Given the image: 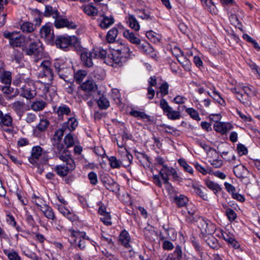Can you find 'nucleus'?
Wrapping results in <instances>:
<instances>
[{
	"mask_svg": "<svg viewBox=\"0 0 260 260\" xmlns=\"http://www.w3.org/2000/svg\"><path fill=\"white\" fill-rule=\"evenodd\" d=\"M54 155L60 160L66 162V165H57L54 168L55 171L59 176H66L69 172L75 169L76 164L70 152L54 154Z\"/></svg>",
	"mask_w": 260,
	"mask_h": 260,
	"instance_id": "1",
	"label": "nucleus"
},
{
	"mask_svg": "<svg viewBox=\"0 0 260 260\" xmlns=\"http://www.w3.org/2000/svg\"><path fill=\"white\" fill-rule=\"evenodd\" d=\"M64 133H67V132L64 131L62 127L61 128L56 130L54 133L53 137L51 139L52 145V149L54 154H59L60 153L70 152L68 149L65 148L63 144L61 143V140Z\"/></svg>",
	"mask_w": 260,
	"mask_h": 260,
	"instance_id": "2",
	"label": "nucleus"
},
{
	"mask_svg": "<svg viewBox=\"0 0 260 260\" xmlns=\"http://www.w3.org/2000/svg\"><path fill=\"white\" fill-rule=\"evenodd\" d=\"M37 94L36 86L35 81L29 78H26L25 84L20 88V95L27 100H31Z\"/></svg>",
	"mask_w": 260,
	"mask_h": 260,
	"instance_id": "3",
	"label": "nucleus"
},
{
	"mask_svg": "<svg viewBox=\"0 0 260 260\" xmlns=\"http://www.w3.org/2000/svg\"><path fill=\"white\" fill-rule=\"evenodd\" d=\"M68 235L73 238L70 241L72 245L76 244L80 250H84L86 246V240L89 238L84 232H80L70 229Z\"/></svg>",
	"mask_w": 260,
	"mask_h": 260,
	"instance_id": "4",
	"label": "nucleus"
},
{
	"mask_svg": "<svg viewBox=\"0 0 260 260\" xmlns=\"http://www.w3.org/2000/svg\"><path fill=\"white\" fill-rule=\"evenodd\" d=\"M78 42V39L76 36L60 35L57 37L55 45L57 48L66 50L69 47L77 44Z\"/></svg>",
	"mask_w": 260,
	"mask_h": 260,
	"instance_id": "5",
	"label": "nucleus"
},
{
	"mask_svg": "<svg viewBox=\"0 0 260 260\" xmlns=\"http://www.w3.org/2000/svg\"><path fill=\"white\" fill-rule=\"evenodd\" d=\"M159 106L162 110L164 113L171 120L179 119L181 117L180 112L175 111L169 105L168 103L165 99H161L160 101Z\"/></svg>",
	"mask_w": 260,
	"mask_h": 260,
	"instance_id": "6",
	"label": "nucleus"
},
{
	"mask_svg": "<svg viewBox=\"0 0 260 260\" xmlns=\"http://www.w3.org/2000/svg\"><path fill=\"white\" fill-rule=\"evenodd\" d=\"M110 48L116 52V54L120 55L125 60L126 58L129 57L132 53L128 46L120 42H115L114 45Z\"/></svg>",
	"mask_w": 260,
	"mask_h": 260,
	"instance_id": "7",
	"label": "nucleus"
},
{
	"mask_svg": "<svg viewBox=\"0 0 260 260\" xmlns=\"http://www.w3.org/2000/svg\"><path fill=\"white\" fill-rule=\"evenodd\" d=\"M42 43L40 40H36L31 42L26 48L25 51L28 55H34L35 61H37L39 56L42 55Z\"/></svg>",
	"mask_w": 260,
	"mask_h": 260,
	"instance_id": "8",
	"label": "nucleus"
},
{
	"mask_svg": "<svg viewBox=\"0 0 260 260\" xmlns=\"http://www.w3.org/2000/svg\"><path fill=\"white\" fill-rule=\"evenodd\" d=\"M4 36L5 38L9 40V44L13 47H20L25 42L24 37L17 32H5Z\"/></svg>",
	"mask_w": 260,
	"mask_h": 260,
	"instance_id": "9",
	"label": "nucleus"
},
{
	"mask_svg": "<svg viewBox=\"0 0 260 260\" xmlns=\"http://www.w3.org/2000/svg\"><path fill=\"white\" fill-rule=\"evenodd\" d=\"M41 72L39 76L42 77H45L48 80V84L52 81L53 79V71L51 69V62L48 60H43L40 65Z\"/></svg>",
	"mask_w": 260,
	"mask_h": 260,
	"instance_id": "10",
	"label": "nucleus"
},
{
	"mask_svg": "<svg viewBox=\"0 0 260 260\" xmlns=\"http://www.w3.org/2000/svg\"><path fill=\"white\" fill-rule=\"evenodd\" d=\"M81 89L86 93L85 100H87L89 97L92 96V93L94 92L98 88L97 85L92 80H87L80 85Z\"/></svg>",
	"mask_w": 260,
	"mask_h": 260,
	"instance_id": "11",
	"label": "nucleus"
},
{
	"mask_svg": "<svg viewBox=\"0 0 260 260\" xmlns=\"http://www.w3.org/2000/svg\"><path fill=\"white\" fill-rule=\"evenodd\" d=\"M125 61L120 55L116 54V52L108 55L106 59V62L109 66L113 67H120L122 64V62Z\"/></svg>",
	"mask_w": 260,
	"mask_h": 260,
	"instance_id": "12",
	"label": "nucleus"
},
{
	"mask_svg": "<svg viewBox=\"0 0 260 260\" xmlns=\"http://www.w3.org/2000/svg\"><path fill=\"white\" fill-rule=\"evenodd\" d=\"M0 128L9 134L12 132V118L10 115L6 114L2 117L0 121Z\"/></svg>",
	"mask_w": 260,
	"mask_h": 260,
	"instance_id": "13",
	"label": "nucleus"
},
{
	"mask_svg": "<svg viewBox=\"0 0 260 260\" xmlns=\"http://www.w3.org/2000/svg\"><path fill=\"white\" fill-rule=\"evenodd\" d=\"M80 57L83 64L86 67L90 68L93 66L92 59L94 58L93 51L84 50L81 53Z\"/></svg>",
	"mask_w": 260,
	"mask_h": 260,
	"instance_id": "14",
	"label": "nucleus"
},
{
	"mask_svg": "<svg viewBox=\"0 0 260 260\" xmlns=\"http://www.w3.org/2000/svg\"><path fill=\"white\" fill-rule=\"evenodd\" d=\"M98 22L99 26L102 29H107L110 27L115 22L114 18L112 15L109 16L103 14L101 15V18H99Z\"/></svg>",
	"mask_w": 260,
	"mask_h": 260,
	"instance_id": "15",
	"label": "nucleus"
},
{
	"mask_svg": "<svg viewBox=\"0 0 260 260\" xmlns=\"http://www.w3.org/2000/svg\"><path fill=\"white\" fill-rule=\"evenodd\" d=\"M43 148L39 146H36L32 148L31 155L28 157V160L30 163L35 165L36 164L40 157L42 154Z\"/></svg>",
	"mask_w": 260,
	"mask_h": 260,
	"instance_id": "16",
	"label": "nucleus"
},
{
	"mask_svg": "<svg viewBox=\"0 0 260 260\" xmlns=\"http://www.w3.org/2000/svg\"><path fill=\"white\" fill-rule=\"evenodd\" d=\"M78 125V121L75 117L68 118L67 121L62 124V127L67 132H71L75 130Z\"/></svg>",
	"mask_w": 260,
	"mask_h": 260,
	"instance_id": "17",
	"label": "nucleus"
},
{
	"mask_svg": "<svg viewBox=\"0 0 260 260\" xmlns=\"http://www.w3.org/2000/svg\"><path fill=\"white\" fill-rule=\"evenodd\" d=\"M40 33L41 37L47 41L51 42L54 39L53 33L51 32L50 26L48 24L41 27Z\"/></svg>",
	"mask_w": 260,
	"mask_h": 260,
	"instance_id": "18",
	"label": "nucleus"
},
{
	"mask_svg": "<svg viewBox=\"0 0 260 260\" xmlns=\"http://www.w3.org/2000/svg\"><path fill=\"white\" fill-rule=\"evenodd\" d=\"M54 25L56 28L67 27L69 28L75 29L77 25L73 22H69L67 19L54 18Z\"/></svg>",
	"mask_w": 260,
	"mask_h": 260,
	"instance_id": "19",
	"label": "nucleus"
},
{
	"mask_svg": "<svg viewBox=\"0 0 260 260\" xmlns=\"http://www.w3.org/2000/svg\"><path fill=\"white\" fill-rule=\"evenodd\" d=\"M0 89L5 94V96L7 100H11L18 94V91H14L13 88L10 87V85L1 86H0Z\"/></svg>",
	"mask_w": 260,
	"mask_h": 260,
	"instance_id": "20",
	"label": "nucleus"
},
{
	"mask_svg": "<svg viewBox=\"0 0 260 260\" xmlns=\"http://www.w3.org/2000/svg\"><path fill=\"white\" fill-rule=\"evenodd\" d=\"M214 129L221 134H225L228 131L233 128V126L230 123H224L219 122L215 123L213 125Z\"/></svg>",
	"mask_w": 260,
	"mask_h": 260,
	"instance_id": "21",
	"label": "nucleus"
},
{
	"mask_svg": "<svg viewBox=\"0 0 260 260\" xmlns=\"http://www.w3.org/2000/svg\"><path fill=\"white\" fill-rule=\"evenodd\" d=\"M25 104L22 101H16L12 105V108L17 115L21 118L25 111Z\"/></svg>",
	"mask_w": 260,
	"mask_h": 260,
	"instance_id": "22",
	"label": "nucleus"
},
{
	"mask_svg": "<svg viewBox=\"0 0 260 260\" xmlns=\"http://www.w3.org/2000/svg\"><path fill=\"white\" fill-rule=\"evenodd\" d=\"M174 168L168 166H163L159 171V174L163 180V182H168L169 180V176H171Z\"/></svg>",
	"mask_w": 260,
	"mask_h": 260,
	"instance_id": "23",
	"label": "nucleus"
},
{
	"mask_svg": "<svg viewBox=\"0 0 260 260\" xmlns=\"http://www.w3.org/2000/svg\"><path fill=\"white\" fill-rule=\"evenodd\" d=\"M127 23L128 26L135 31H138L140 29V24L136 18L132 14H128L126 17Z\"/></svg>",
	"mask_w": 260,
	"mask_h": 260,
	"instance_id": "24",
	"label": "nucleus"
},
{
	"mask_svg": "<svg viewBox=\"0 0 260 260\" xmlns=\"http://www.w3.org/2000/svg\"><path fill=\"white\" fill-rule=\"evenodd\" d=\"M123 35L124 37L128 40L131 43L138 45L141 42L140 39L136 37L134 33L130 32L128 30H124L123 32Z\"/></svg>",
	"mask_w": 260,
	"mask_h": 260,
	"instance_id": "25",
	"label": "nucleus"
},
{
	"mask_svg": "<svg viewBox=\"0 0 260 260\" xmlns=\"http://www.w3.org/2000/svg\"><path fill=\"white\" fill-rule=\"evenodd\" d=\"M118 29L116 27H113L108 31L106 35V40L109 43L112 44L113 46L115 42L116 39L118 35Z\"/></svg>",
	"mask_w": 260,
	"mask_h": 260,
	"instance_id": "26",
	"label": "nucleus"
},
{
	"mask_svg": "<svg viewBox=\"0 0 260 260\" xmlns=\"http://www.w3.org/2000/svg\"><path fill=\"white\" fill-rule=\"evenodd\" d=\"M182 252L181 248L180 246L177 245L175 247V249L173 253L169 254L165 259L166 260H181L182 258Z\"/></svg>",
	"mask_w": 260,
	"mask_h": 260,
	"instance_id": "27",
	"label": "nucleus"
},
{
	"mask_svg": "<svg viewBox=\"0 0 260 260\" xmlns=\"http://www.w3.org/2000/svg\"><path fill=\"white\" fill-rule=\"evenodd\" d=\"M212 99L220 106L225 105V102L222 98V94L214 88H212Z\"/></svg>",
	"mask_w": 260,
	"mask_h": 260,
	"instance_id": "28",
	"label": "nucleus"
},
{
	"mask_svg": "<svg viewBox=\"0 0 260 260\" xmlns=\"http://www.w3.org/2000/svg\"><path fill=\"white\" fill-rule=\"evenodd\" d=\"M138 17L143 20H153L154 17L151 16L150 12L148 9H139L137 10Z\"/></svg>",
	"mask_w": 260,
	"mask_h": 260,
	"instance_id": "29",
	"label": "nucleus"
},
{
	"mask_svg": "<svg viewBox=\"0 0 260 260\" xmlns=\"http://www.w3.org/2000/svg\"><path fill=\"white\" fill-rule=\"evenodd\" d=\"M59 13L55 8H53L50 6H46L44 15L46 17L52 16L53 18L58 17Z\"/></svg>",
	"mask_w": 260,
	"mask_h": 260,
	"instance_id": "30",
	"label": "nucleus"
},
{
	"mask_svg": "<svg viewBox=\"0 0 260 260\" xmlns=\"http://www.w3.org/2000/svg\"><path fill=\"white\" fill-rule=\"evenodd\" d=\"M119 241L125 247L128 248L130 246L129 244L130 236L126 231H123L121 232L119 235Z\"/></svg>",
	"mask_w": 260,
	"mask_h": 260,
	"instance_id": "31",
	"label": "nucleus"
},
{
	"mask_svg": "<svg viewBox=\"0 0 260 260\" xmlns=\"http://www.w3.org/2000/svg\"><path fill=\"white\" fill-rule=\"evenodd\" d=\"M41 211L43 213L44 216L49 219L54 220L55 218V215L53 209L48 205H46Z\"/></svg>",
	"mask_w": 260,
	"mask_h": 260,
	"instance_id": "32",
	"label": "nucleus"
},
{
	"mask_svg": "<svg viewBox=\"0 0 260 260\" xmlns=\"http://www.w3.org/2000/svg\"><path fill=\"white\" fill-rule=\"evenodd\" d=\"M82 8L84 12L87 15L91 16L96 15L99 12L98 9L91 5H88L82 6Z\"/></svg>",
	"mask_w": 260,
	"mask_h": 260,
	"instance_id": "33",
	"label": "nucleus"
},
{
	"mask_svg": "<svg viewBox=\"0 0 260 260\" xmlns=\"http://www.w3.org/2000/svg\"><path fill=\"white\" fill-rule=\"evenodd\" d=\"M1 81L6 85H10L12 82L11 73L9 71H5L0 74Z\"/></svg>",
	"mask_w": 260,
	"mask_h": 260,
	"instance_id": "34",
	"label": "nucleus"
},
{
	"mask_svg": "<svg viewBox=\"0 0 260 260\" xmlns=\"http://www.w3.org/2000/svg\"><path fill=\"white\" fill-rule=\"evenodd\" d=\"M146 36L150 41L154 43H159L161 39V37L159 35L152 30L147 31Z\"/></svg>",
	"mask_w": 260,
	"mask_h": 260,
	"instance_id": "35",
	"label": "nucleus"
},
{
	"mask_svg": "<svg viewBox=\"0 0 260 260\" xmlns=\"http://www.w3.org/2000/svg\"><path fill=\"white\" fill-rule=\"evenodd\" d=\"M47 106V103L42 101H37L33 102L31 105V109L35 111L43 110Z\"/></svg>",
	"mask_w": 260,
	"mask_h": 260,
	"instance_id": "36",
	"label": "nucleus"
},
{
	"mask_svg": "<svg viewBox=\"0 0 260 260\" xmlns=\"http://www.w3.org/2000/svg\"><path fill=\"white\" fill-rule=\"evenodd\" d=\"M165 184V190L166 193L169 195H176L178 193V189L168 181V182H164Z\"/></svg>",
	"mask_w": 260,
	"mask_h": 260,
	"instance_id": "37",
	"label": "nucleus"
},
{
	"mask_svg": "<svg viewBox=\"0 0 260 260\" xmlns=\"http://www.w3.org/2000/svg\"><path fill=\"white\" fill-rule=\"evenodd\" d=\"M133 160V156L127 151H125V154L122 158L121 164L124 167H128Z\"/></svg>",
	"mask_w": 260,
	"mask_h": 260,
	"instance_id": "38",
	"label": "nucleus"
},
{
	"mask_svg": "<svg viewBox=\"0 0 260 260\" xmlns=\"http://www.w3.org/2000/svg\"><path fill=\"white\" fill-rule=\"evenodd\" d=\"M23 53L18 49H13L12 54V60L15 61L16 63H19L23 58Z\"/></svg>",
	"mask_w": 260,
	"mask_h": 260,
	"instance_id": "39",
	"label": "nucleus"
},
{
	"mask_svg": "<svg viewBox=\"0 0 260 260\" xmlns=\"http://www.w3.org/2000/svg\"><path fill=\"white\" fill-rule=\"evenodd\" d=\"M63 142L66 145L65 148L67 149L69 147L73 146L75 144L74 137L70 132L64 137Z\"/></svg>",
	"mask_w": 260,
	"mask_h": 260,
	"instance_id": "40",
	"label": "nucleus"
},
{
	"mask_svg": "<svg viewBox=\"0 0 260 260\" xmlns=\"http://www.w3.org/2000/svg\"><path fill=\"white\" fill-rule=\"evenodd\" d=\"M174 201L178 207H182L186 205L188 199L186 196H175Z\"/></svg>",
	"mask_w": 260,
	"mask_h": 260,
	"instance_id": "41",
	"label": "nucleus"
},
{
	"mask_svg": "<svg viewBox=\"0 0 260 260\" xmlns=\"http://www.w3.org/2000/svg\"><path fill=\"white\" fill-rule=\"evenodd\" d=\"M246 169L243 166H237L234 167L233 172L238 178H243L245 174Z\"/></svg>",
	"mask_w": 260,
	"mask_h": 260,
	"instance_id": "42",
	"label": "nucleus"
},
{
	"mask_svg": "<svg viewBox=\"0 0 260 260\" xmlns=\"http://www.w3.org/2000/svg\"><path fill=\"white\" fill-rule=\"evenodd\" d=\"M98 105L101 109H107L110 106V103L108 99L102 95L97 101Z\"/></svg>",
	"mask_w": 260,
	"mask_h": 260,
	"instance_id": "43",
	"label": "nucleus"
},
{
	"mask_svg": "<svg viewBox=\"0 0 260 260\" xmlns=\"http://www.w3.org/2000/svg\"><path fill=\"white\" fill-rule=\"evenodd\" d=\"M35 29L34 24L29 22H23L21 25V29L24 32L31 33L34 31Z\"/></svg>",
	"mask_w": 260,
	"mask_h": 260,
	"instance_id": "44",
	"label": "nucleus"
},
{
	"mask_svg": "<svg viewBox=\"0 0 260 260\" xmlns=\"http://www.w3.org/2000/svg\"><path fill=\"white\" fill-rule=\"evenodd\" d=\"M139 49L145 54H150L153 52V48L148 43H140L138 44Z\"/></svg>",
	"mask_w": 260,
	"mask_h": 260,
	"instance_id": "45",
	"label": "nucleus"
},
{
	"mask_svg": "<svg viewBox=\"0 0 260 260\" xmlns=\"http://www.w3.org/2000/svg\"><path fill=\"white\" fill-rule=\"evenodd\" d=\"M32 200V201L39 208L40 210L47 205L46 201L40 196H33Z\"/></svg>",
	"mask_w": 260,
	"mask_h": 260,
	"instance_id": "46",
	"label": "nucleus"
},
{
	"mask_svg": "<svg viewBox=\"0 0 260 260\" xmlns=\"http://www.w3.org/2000/svg\"><path fill=\"white\" fill-rule=\"evenodd\" d=\"M56 113L58 117H61L63 115H69L70 114L71 110L67 105H63L57 108Z\"/></svg>",
	"mask_w": 260,
	"mask_h": 260,
	"instance_id": "47",
	"label": "nucleus"
},
{
	"mask_svg": "<svg viewBox=\"0 0 260 260\" xmlns=\"http://www.w3.org/2000/svg\"><path fill=\"white\" fill-rule=\"evenodd\" d=\"M86 75L87 73L85 71H78L74 75L75 80L76 83L78 84H81Z\"/></svg>",
	"mask_w": 260,
	"mask_h": 260,
	"instance_id": "48",
	"label": "nucleus"
},
{
	"mask_svg": "<svg viewBox=\"0 0 260 260\" xmlns=\"http://www.w3.org/2000/svg\"><path fill=\"white\" fill-rule=\"evenodd\" d=\"M130 114L135 117H140L143 119H147V121H150V116L143 112L132 110L130 112Z\"/></svg>",
	"mask_w": 260,
	"mask_h": 260,
	"instance_id": "49",
	"label": "nucleus"
},
{
	"mask_svg": "<svg viewBox=\"0 0 260 260\" xmlns=\"http://www.w3.org/2000/svg\"><path fill=\"white\" fill-rule=\"evenodd\" d=\"M49 125V121L47 119H42L37 125V128L40 132L45 131Z\"/></svg>",
	"mask_w": 260,
	"mask_h": 260,
	"instance_id": "50",
	"label": "nucleus"
},
{
	"mask_svg": "<svg viewBox=\"0 0 260 260\" xmlns=\"http://www.w3.org/2000/svg\"><path fill=\"white\" fill-rule=\"evenodd\" d=\"M108 204L107 201L102 200L98 203L99 208L98 210L99 213L101 215L106 214V213H109V212L106 211V205Z\"/></svg>",
	"mask_w": 260,
	"mask_h": 260,
	"instance_id": "51",
	"label": "nucleus"
},
{
	"mask_svg": "<svg viewBox=\"0 0 260 260\" xmlns=\"http://www.w3.org/2000/svg\"><path fill=\"white\" fill-rule=\"evenodd\" d=\"M70 69L69 68H62L58 71L57 74L60 78L63 79L65 81H69V73Z\"/></svg>",
	"mask_w": 260,
	"mask_h": 260,
	"instance_id": "52",
	"label": "nucleus"
},
{
	"mask_svg": "<svg viewBox=\"0 0 260 260\" xmlns=\"http://www.w3.org/2000/svg\"><path fill=\"white\" fill-rule=\"evenodd\" d=\"M178 164L184 168L186 172L191 174H193V169L187 164L186 161L184 159L180 158L178 160Z\"/></svg>",
	"mask_w": 260,
	"mask_h": 260,
	"instance_id": "53",
	"label": "nucleus"
},
{
	"mask_svg": "<svg viewBox=\"0 0 260 260\" xmlns=\"http://www.w3.org/2000/svg\"><path fill=\"white\" fill-rule=\"evenodd\" d=\"M110 165L112 168H119L121 166V161H119L115 156H111L109 158Z\"/></svg>",
	"mask_w": 260,
	"mask_h": 260,
	"instance_id": "54",
	"label": "nucleus"
},
{
	"mask_svg": "<svg viewBox=\"0 0 260 260\" xmlns=\"http://www.w3.org/2000/svg\"><path fill=\"white\" fill-rule=\"evenodd\" d=\"M250 97L246 94H243V93L239 94V96H237V98L243 104L245 105H250Z\"/></svg>",
	"mask_w": 260,
	"mask_h": 260,
	"instance_id": "55",
	"label": "nucleus"
},
{
	"mask_svg": "<svg viewBox=\"0 0 260 260\" xmlns=\"http://www.w3.org/2000/svg\"><path fill=\"white\" fill-rule=\"evenodd\" d=\"M93 53L94 58H104L106 57L107 51L103 49H100L99 50H93Z\"/></svg>",
	"mask_w": 260,
	"mask_h": 260,
	"instance_id": "56",
	"label": "nucleus"
},
{
	"mask_svg": "<svg viewBox=\"0 0 260 260\" xmlns=\"http://www.w3.org/2000/svg\"><path fill=\"white\" fill-rule=\"evenodd\" d=\"M25 79L21 75L17 76L14 79L13 83L14 85L20 87V88L22 85L25 84Z\"/></svg>",
	"mask_w": 260,
	"mask_h": 260,
	"instance_id": "57",
	"label": "nucleus"
},
{
	"mask_svg": "<svg viewBox=\"0 0 260 260\" xmlns=\"http://www.w3.org/2000/svg\"><path fill=\"white\" fill-rule=\"evenodd\" d=\"M169 84L165 82L162 83L160 86V92L162 96L167 95L169 93Z\"/></svg>",
	"mask_w": 260,
	"mask_h": 260,
	"instance_id": "58",
	"label": "nucleus"
},
{
	"mask_svg": "<svg viewBox=\"0 0 260 260\" xmlns=\"http://www.w3.org/2000/svg\"><path fill=\"white\" fill-rule=\"evenodd\" d=\"M25 38V42L24 43L27 44L29 42L30 43L32 42H35L36 40H40L37 36L35 34H30L28 35H23Z\"/></svg>",
	"mask_w": 260,
	"mask_h": 260,
	"instance_id": "59",
	"label": "nucleus"
},
{
	"mask_svg": "<svg viewBox=\"0 0 260 260\" xmlns=\"http://www.w3.org/2000/svg\"><path fill=\"white\" fill-rule=\"evenodd\" d=\"M186 111L194 120L200 119L198 113L193 108H187Z\"/></svg>",
	"mask_w": 260,
	"mask_h": 260,
	"instance_id": "60",
	"label": "nucleus"
},
{
	"mask_svg": "<svg viewBox=\"0 0 260 260\" xmlns=\"http://www.w3.org/2000/svg\"><path fill=\"white\" fill-rule=\"evenodd\" d=\"M226 215L230 221H234L237 218L235 212L231 208H228L226 210Z\"/></svg>",
	"mask_w": 260,
	"mask_h": 260,
	"instance_id": "61",
	"label": "nucleus"
},
{
	"mask_svg": "<svg viewBox=\"0 0 260 260\" xmlns=\"http://www.w3.org/2000/svg\"><path fill=\"white\" fill-rule=\"evenodd\" d=\"M221 156L226 161H231L236 159V156L229 152H223Z\"/></svg>",
	"mask_w": 260,
	"mask_h": 260,
	"instance_id": "62",
	"label": "nucleus"
},
{
	"mask_svg": "<svg viewBox=\"0 0 260 260\" xmlns=\"http://www.w3.org/2000/svg\"><path fill=\"white\" fill-rule=\"evenodd\" d=\"M101 220L106 225H110L112 224L111 221V216L110 213H106V214L102 215Z\"/></svg>",
	"mask_w": 260,
	"mask_h": 260,
	"instance_id": "63",
	"label": "nucleus"
},
{
	"mask_svg": "<svg viewBox=\"0 0 260 260\" xmlns=\"http://www.w3.org/2000/svg\"><path fill=\"white\" fill-rule=\"evenodd\" d=\"M237 149L240 155H245L248 153L247 148L242 144L237 145Z\"/></svg>",
	"mask_w": 260,
	"mask_h": 260,
	"instance_id": "64",
	"label": "nucleus"
}]
</instances>
